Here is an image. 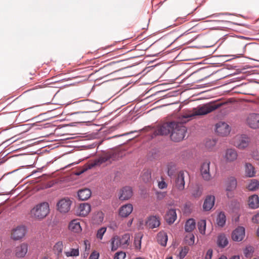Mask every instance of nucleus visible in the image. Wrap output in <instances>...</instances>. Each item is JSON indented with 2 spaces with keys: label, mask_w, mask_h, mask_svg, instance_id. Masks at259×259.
<instances>
[{
  "label": "nucleus",
  "mask_w": 259,
  "mask_h": 259,
  "mask_svg": "<svg viewBox=\"0 0 259 259\" xmlns=\"http://www.w3.org/2000/svg\"><path fill=\"white\" fill-rule=\"evenodd\" d=\"M198 228L201 234H204L206 229V221L205 220H201L198 222Z\"/></svg>",
  "instance_id": "obj_39"
},
{
  "label": "nucleus",
  "mask_w": 259,
  "mask_h": 259,
  "mask_svg": "<svg viewBox=\"0 0 259 259\" xmlns=\"http://www.w3.org/2000/svg\"><path fill=\"white\" fill-rule=\"evenodd\" d=\"M99 256V253L97 251H94L91 254L89 259H98Z\"/></svg>",
  "instance_id": "obj_50"
},
{
  "label": "nucleus",
  "mask_w": 259,
  "mask_h": 259,
  "mask_svg": "<svg viewBox=\"0 0 259 259\" xmlns=\"http://www.w3.org/2000/svg\"><path fill=\"white\" fill-rule=\"evenodd\" d=\"M91 191L90 189L85 188L79 190L78 192V196L81 200H86L88 199L91 196Z\"/></svg>",
  "instance_id": "obj_25"
},
{
  "label": "nucleus",
  "mask_w": 259,
  "mask_h": 259,
  "mask_svg": "<svg viewBox=\"0 0 259 259\" xmlns=\"http://www.w3.org/2000/svg\"><path fill=\"white\" fill-rule=\"evenodd\" d=\"M210 162L209 161H206L202 164L200 168V172L203 179L207 181L210 180L211 179L210 173Z\"/></svg>",
  "instance_id": "obj_11"
},
{
  "label": "nucleus",
  "mask_w": 259,
  "mask_h": 259,
  "mask_svg": "<svg viewBox=\"0 0 259 259\" xmlns=\"http://www.w3.org/2000/svg\"><path fill=\"white\" fill-rule=\"evenodd\" d=\"M235 45L236 47H238L240 45V42L239 41H237L235 42Z\"/></svg>",
  "instance_id": "obj_57"
},
{
  "label": "nucleus",
  "mask_w": 259,
  "mask_h": 259,
  "mask_svg": "<svg viewBox=\"0 0 259 259\" xmlns=\"http://www.w3.org/2000/svg\"><path fill=\"white\" fill-rule=\"evenodd\" d=\"M157 195L158 199H162L166 196V192H158Z\"/></svg>",
  "instance_id": "obj_53"
},
{
  "label": "nucleus",
  "mask_w": 259,
  "mask_h": 259,
  "mask_svg": "<svg viewBox=\"0 0 259 259\" xmlns=\"http://www.w3.org/2000/svg\"><path fill=\"white\" fill-rule=\"evenodd\" d=\"M216 141L214 140H207L205 143V146L208 149H211L215 146Z\"/></svg>",
  "instance_id": "obj_46"
},
{
  "label": "nucleus",
  "mask_w": 259,
  "mask_h": 259,
  "mask_svg": "<svg viewBox=\"0 0 259 259\" xmlns=\"http://www.w3.org/2000/svg\"><path fill=\"white\" fill-rule=\"evenodd\" d=\"M217 223L219 226L223 227L225 224L226 219L224 213L221 212L217 218Z\"/></svg>",
  "instance_id": "obj_38"
},
{
  "label": "nucleus",
  "mask_w": 259,
  "mask_h": 259,
  "mask_svg": "<svg viewBox=\"0 0 259 259\" xmlns=\"http://www.w3.org/2000/svg\"><path fill=\"white\" fill-rule=\"evenodd\" d=\"M177 217L176 210L174 209H170L167 212L165 216V219L169 224H171L174 223Z\"/></svg>",
  "instance_id": "obj_24"
},
{
  "label": "nucleus",
  "mask_w": 259,
  "mask_h": 259,
  "mask_svg": "<svg viewBox=\"0 0 259 259\" xmlns=\"http://www.w3.org/2000/svg\"><path fill=\"white\" fill-rule=\"evenodd\" d=\"M259 182L256 179H252L248 184L247 188L250 191H255L258 188Z\"/></svg>",
  "instance_id": "obj_34"
},
{
  "label": "nucleus",
  "mask_w": 259,
  "mask_h": 259,
  "mask_svg": "<svg viewBox=\"0 0 259 259\" xmlns=\"http://www.w3.org/2000/svg\"><path fill=\"white\" fill-rule=\"evenodd\" d=\"M196 227V223L193 219H190L185 224V229L187 232H191Z\"/></svg>",
  "instance_id": "obj_30"
},
{
  "label": "nucleus",
  "mask_w": 259,
  "mask_h": 259,
  "mask_svg": "<svg viewBox=\"0 0 259 259\" xmlns=\"http://www.w3.org/2000/svg\"><path fill=\"white\" fill-rule=\"evenodd\" d=\"M121 156L120 152L115 150H110L106 152H104L97 158L89 162L87 165L86 169H91L96 166H100L106 162L111 163L112 161L118 159Z\"/></svg>",
  "instance_id": "obj_2"
},
{
  "label": "nucleus",
  "mask_w": 259,
  "mask_h": 259,
  "mask_svg": "<svg viewBox=\"0 0 259 259\" xmlns=\"http://www.w3.org/2000/svg\"><path fill=\"white\" fill-rule=\"evenodd\" d=\"M215 132L218 135L226 137L230 134L231 127L227 123L220 121L215 124Z\"/></svg>",
  "instance_id": "obj_8"
},
{
  "label": "nucleus",
  "mask_w": 259,
  "mask_h": 259,
  "mask_svg": "<svg viewBox=\"0 0 259 259\" xmlns=\"http://www.w3.org/2000/svg\"><path fill=\"white\" fill-rule=\"evenodd\" d=\"M215 201V197L214 196L208 195L206 196L203 205V208L205 211L210 210L214 205Z\"/></svg>",
  "instance_id": "obj_23"
},
{
  "label": "nucleus",
  "mask_w": 259,
  "mask_h": 259,
  "mask_svg": "<svg viewBox=\"0 0 259 259\" xmlns=\"http://www.w3.org/2000/svg\"><path fill=\"white\" fill-rule=\"evenodd\" d=\"M84 244L85 246V248L87 249V245H90L89 241L88 240H84Z\"/></svg>",
  "instance_id": "obj_54"
},
{
  "label": "nucleus",
  "mask_w": 259,
  "mask_h": 259,
  "mask_svg": "<svg viewBox=\"0 0 259 259\" xmlns=\"http://www.w3.org/2000/svg\"><path fill=\"white\" fill-rule=\"evenodd\" d=\"M245 172L247 177H253L255 174L254 167L251 164L246 163L245 165Z\"/></svg>",
  "instance_id": "obj_28"
},
{
  "label": "nucleus",
  "mask_w": 259,
  "mask_h": 259,
  "mask_svg": "<svg viewBox=\"0 0 259 259\" xmlns=\"http://www.w3.org/2000/svg\"><path fill=\"white\" fill-rule=\"evenodd\" d=\"M161 180L160 181L158 182V187L160 189H163L166 188L167 186V184L164 181V179L161 177Z\"/></svg>",
  "instance_id": "obj_48"
},
{
  "label": "nucleus",
  "mask_w": 259,
  "mask_h": 259,
  "mask_svg": "<svg viewBox=\"0 0 259 259\" xmlns=\"http://www.w3.org/2000/svg\"><path fill=\"white\" fill-rule=\"evenodd\" d=\"M253 252V248L251 246H247L244 250V254L245 256L249 257Z\"/></svg>",
  "instance_id": "obj_43"
},
{
  "label": "nucleus",
  "mask_w": 259,
  "mask_h": 259,
  "mask_svg": "<svg viewBox=\"0 0 259 259\" xmlns=\"http://www.w3.org/2000/svg\"><path fill=\"white\" fill-rule=\"evenodd\" d=\"M93 220L95 223L100 224L102 223L104 220V213L101 211L96 212L93 217Z\"/></svg>",
  "instance_id": "obj_37"
},
{
  "label": "nucleus",
  "mask_w": 259,
  "mask_h": 259,
  "mask_svg": "<svg viewBox=\"0 0 259 259\" xmlns=\"http://www.w3.org/2000/svg\"><path fill=\"white\" fill-rule=\"evenodd\" d=\"M99 105L97 103L91 102L88 105V112L91 113L92 112H95L99 110Z\"/></svg>",
  "instance_id": "obj_35"
},
{
  "label": "nucleus",
  "mask_w": 259,
  "mask_h": 259,
  "mask_svg": "<svg viewBox=\"0 0 259 259\" xmlns=\"http://www.w3.org/2000/svg\"><path fill=\"white\" fill-rule=\"evenodd\" d=\"M68 229L75 233H79L81 232L82 229L80 226L79 220L74 219L72 220L68 225Z\"/></svg>",
  "instance_id": "obj_19"
},
{
  "label": "nucleus",
  "mask_w": 259,
  "mask_h": 259,
  "mask_svg": "<svg viewBox=\"0 0 259 259\" xmlns=\"http://www.w3.org/2000/svg\"><path fill=\"white\" fill-rule=\"evenodd\" d=\"M222 106V104L210 102L202 105L197 106L192 110H188L183 115V118L186 119L185 122H187L192 117L198 115H204L208 114Z\"/></svg>",
  "instance_id": "obj_1"
},
{
  "label": "nucleus",
  "mask_w": 259,
  "mask_h": 259,
  "mask_svg": "<svg viewBox=\"0 0 259 259\" xmlns=\"http://www.w3.org/2000/svg\"><path fill=\"white\" fill-rule=\"evenodd\" d=\"M246 124L250 128L256 129L259 128V114L251 113L246 119Z\"/></svg>",
  "instance_id": "obj_9"
},
{
  "label": "nucleus",
  "mask_w": 259,
  "mask_h": 259,
  "mask_svg": "<svg viewBox=\"0 0 259 259\" xmlns=\"http://www.w3.org/2000/svg\"><path fill=\"white\" fill-rule=\"evenodd\" d=\"M195 237L193 234H188L186 236V243L188 245H192L194 243Z\"/></svg>",
  "instance_id": "obj_41"
},
{
  "label": "nucleus",
  "mask_w": 259,
  "mask_h": 259,
  "mask_svg": "<svg viewBox=\"0 0 259 259\" xmlns=\"http://www.w3.org/2000/svg\"><path fill=\"white\" fill-rule=\"evenodd\" d=\"M160 219L158 217L150 216L149 217L146 222V226L151 229L158 227L160 225Z\"/></svg>",
  "instance_id": "obj_20"
},
{
  "label": "nucleus",
  "mask_w": 259,
  "mask_h": 259,
  "mask_svg": "<svg viewBox=\"0 0 259 259\" xmlns=\"http://www.w3.org/2000/svg\"><path fill=\"white\" fill-rule=\"evenodd\" d=\"M106 231V228L104 227H102L100 228L99 230H98L97 233V237L100 239H102L103 238V236L105 233Z\"/></svg>",
  "instance_id": "obj_47"
},
{
  "label": "nucleus",
  "mask_w": 259,
  "mask_h": 259,
  "mask_svg": "<svg viewBox=\"0 0 259 259\" xmlns=\"http://www.w3.org/2000/svg\"><path fill=\"white\" fill-rule=\"evenodd\" d=\"M257 236L259 237V227L257 230Z\"/></svg>",
  "instance_id": "obj_59"
},
{
  "label": "nucleus",
  "mask_w": 259,
  "mask_h": 259,
  "mask_svg": "<svg viewBox=\"0 0 259 259\" xmlns=\"http://www.w3.org/2000/svg\"><path fill=\"white\" fill-rule=\"evenodd\" d=\"M91 205L89 203H82L78 206L76 214L80 217H85L91 211Z\"/></svg>",
  "instance_id": "obj_15"
},
{
  "label": "nucleus",
  "mask_w": 259,
  "mask_h": 259,
  "mask_svg": "<svg viewBox=\"0 0 259 259\" xmlns=\"http://www.w3.org/2000/svg\"><path fill=\"white\" fill-rule=\"evenodd\" d=\"M119 246H122L120 237L116 236L111 239V249L112 251H115Z\"/></svg>",
  "instance_id": "obj_33"
},
{
  "label": "nucleus",
  "mask_w": 259,
  "mask_h": 259,
  "mask_svg": "<svg viewBox=\"0 0 259 259\" xmlns=\"http://www.w3.org/2000/svg\"><path fill=\"white\" fill-rule=\"evenodd\" d=\"M238 157V153L234 149L229 148L226 150L223 158L226 162H232L236 160Z\"/></svg>",
  "instance_id": "obj_12"
},
{
  "label": "nucleus",
  "mask_w": 259,
  "mask_h": 259,
  "mask_svg": "<svg viewBox=\"0 0 259 259\" xmlns=\"http://www.w3.org/2000/svg\"><path fill=\"white\" fill-rule=\"evenodd\" d=\"M186 119L182 116L180 121H175L173 123L174 128H172L170 134V139L175 142H180L183 140L185 137L187 129L184 125V123H186Z\"/></svg>",
  "instance_id": "obj_3"
},
{
  "label": "nucleus",
  "mask_w": 259,
  "mask_h": 259,
  "mask_svg": "<svg viewBox=\"0 0 259 259\" xmlns=\"http://www.w3.org/2000/svg\"><path fill=\"white\" fill-rule=\"evenodd\" d=\"M250 140L246 135H237L232 140V144L239 149L243 150L247 148Z\"/></svg>",
  "instance_id": "obj_5"
},
{
  "label": "nucleus",
  "mask_w": 259,
  "mask_h": 259,
  "mask_svg": "<svg viewBox=\"0 0 259 259\" xmlns=\"http://www.w3.org/2000/svg\"><path fill=\"white\" fill-rule=\"evenodd\" d=\"M245 236V228L238 227L232 233V238L235 241H242Z\"/></svg>",
  "instance_id": "obj_13"
},
{
  "label": "nucleus",
  "mask_w": 259,
  "mask_h": 259,
  "mask_svg": "<svg viewBox=\"0 0 259 259\" xmlns=\"http://www.w3.org/2000/svg\"><path fill=\"white\" fill-rule=\"evenodd\" d=\"M248 205L249 207L255 209L259 207V199L256 195H253L248 198Z\"/></svg>",
  "instance_id": "obj_26"
},
{
  "label": "nucleus",
  "mask_w": 259,
  "mask_h": 259,
  "mask_svg": "<svg viewBox=\"0 0 259 259\" xmlns=\"http://www.w3.org/2000/svg\"><path fill=\"white\" fill-rule=\"evenodd\" d=\"M217 243L219 246L225 247L228 244V238L225 234H221L218 236Z\"/></svg>",
  "instance_id": "obj_31"
},
{
  "label": "nucleus",
  "mask_w": 259,
  "mask_h": 259,
  "mask_svg": "<svg viewBox=\"0 0 259 259\" xmlns=\"http://www.w3.org/2000/svg\"><path fill=\"white\" fill-rule=\"evenodd\" d=\"M189 248L187 246L182 248L179 253V256L181 259L183 258L189 251Z\"/></svg>",
  "instance_id": "obj_44"
},
{
  "label": "nucleus",
  "mask_w": 259,
  "mask_h": 259,
  "mask_svg": "<svg viewBox=\"0 0 259 259\" xmlns=\"http://www.w3.org/2000/svg\"><path fill=\"white\" fill-rule=\"evenodd\" d=\"M65 255L67 256H77L79 255L78 249H71L70 251L65 252Z\"/></svg>",
  "instance_id": "obj_42"
},
{
  "label": "nucleus",
  "mask_w": 259,
  "mask_h": 259,
  "mask_svg": "<svg viewBox=\"0 0 259 259\" xmlns=\"http://www.w3.org/2000/svg\"><path fill=\"white\" fill-rule=\"evenodd\" d=\"M28 251L27 244L22 243L17 246L14 250L15 255L17 257H24Z\"/></svg>",
  "instance_id": "obj_16"
},
{
  "label": "nucleus",
  "mask_w": 259,
  "mask_h": 259,
  "mask_svg": "<svg viewBox=\"0 0 259 259\" xmlns=\"http://www.w3.org/2000/svg\"><path fill=\"white\" fill-rule=\"evenodd\" d=\"M175 121L166 122L158 127L155 131L157 135H167L171 133L172 128H174L173 123Z\"/></svg>",
  "instance_id": "obj_10"
},
{
  "label": "nucleus",
  "mask_w": 259,
  "mask_h": 259,
  "mask_svg": "<svg viewBox=\"0 0 259 259\" xmlns=\"http://www.w3.org/2000/svg\"><path fill=\"white\" fill-rule=\"evenodd\" d=\"M166 259H172V257L171 256H170V257L166 258Z\"/></svg>",
  "instance_id": "obj_60"
},
{
  "label": "nucleus",
  "mask_w": 259,
  "mask_h": 259,
  "mask_svg": "<svg viewBox=\"0 0 259 259\" xmlns=\"http://www.w3.org/2000/svg\"><path fill=\"white\" fill-rule=\"evenodd\" d=\"M142 179L145 182H148L150 181V180L151 179V174L150 172L148 171V170H147L146 171L144 172L142 176Z\"/></svg>",
  "instance_id": "obj_45"
},
{
  "label": "nucleus",
  "mask_w": 259,
  "mask_h": 259,
  "mask_svg": "<svg viewBox=\"0 0 259 259\" xmlns=\"http://www.w3.org/2000/svg\"><path fill=\"white\" fill-rule=\"evenodd\" d=\"M202 194V188L198 185L194 186L191 190L192 196L195 198H199Z\"/></svg>",
  "instance_id": "obj_32"
},
{
  "label": "nucleus",
  "mask_w": 259,
  "mask_h": 259,
  "mask_svg": "<svg viewBox=\"0 0 259 259\" xmlns=\"http://www.w3.org/2000/svg\"><path fill=\"white\" fill-rule=\"evenodd\" d=\"M133 195V191L130 187H125L119 192V199L121 200H126L130 199Z\"/></svg>",
  "instance_id": "obj_17"
},
{
  "label": "nucleus",
  "mask_w": 259,
  "mask_h": 259,
  "mask_svg": "<svg viewBox=\"0 0 259 259\" xmlns=\"http://www.w3.org/2000/svg\"><path fill=\"white\" fill-rule=\"evenodd\" d=\"M115 53H116V51H113V53H114V54H115Z\"/></svg>",
  "instance_id": "obj_62"
},
{
  "label": "nucleus",
  "mask_w": 259,
  "mask_h": 259,
  "mask_svg": "<svg viewBox=\"0 0 259 259\" xmlns=\"http://www.w3.org/2000/svg\"><path fill=\"white\" fill-rule=\"evenodd\" d=\"M49 205L47 202H42L36 205L31 210V214L35 219L42 220L49 213Z\"/></svg>",
  "instance_id": "obj_4"
},
{
  "label": "nucleus",
  "mask_w": 259,
  "mask_h": 259,
  "mask_svg": "<svg viewBox=\"0 0 259 259\" xmlns=\"http://www.w3.org/2000/svg\"><path fill=\"white\" fill-rule=\"evenodd\" d=\"M252 221L254 223L259 224V213L253 216L252 218Z\"/></svg>",
  "instance_id": "obj_52"
},
{
  "label": "nucleus",
  "mask_w": 259,
  "mask_h": 259,
  "mask_svg": "<svg viewBox=\"0 0 259 259\" xmlns=\"http://www.w3.org/2000/svg\"><path fill=\"white\" fill-rule=\"evenodd\" d=\"M189 176V174L187 171H179L175 179V187L179 191H182L185 188V178L187 179Z\"/></svg>",
  "instance_id": "obj_6"
},
{
  "label": "nucleus",
  "mask_w": 259,
  "mask_h": 259,
  "mask_svg": "<svg viewBox=\"0 0 259 259\" xmlns=\"http://www.w3.org/2000/svg\"><path fill=\"white\" fill-rule=\"evenodd\" d=\"M75 114H78L79 117L81 118V122H87L92 120V118L90 116V114L88 111L84 112H77L74 113Z\"/></svg>",
  "instance_id": "obj_29"
},
{
  "label": "nucleus",
  "mask_w": 259,
  "mask_h": 259,
  "mask_svg": "<svg viewBox=\"0 0 259 259\" xmlns=\"http://www.w3.org/2000/svg\"><path fill=\"white\" fill-rule=\"evenodd\" d=\"M121 244L123 248L127 247L130 243V235L126 233L120 238Z\"/></svg>",
  "instance_id": "obj_36"
},
{
  "label": "nucleus",
  "mask_w": 259,
  "mask_h": 259,
  "mask_svg": "<svg viewBox=\"0 0 259 259\" xmlns=\"http://www.w3.org/2000/svg\"><path fill=\"white\" fill-rule=\"evenodd\" d=\"M125 253L123 252H117L115 254L114 259H124Z\"/></svg>",
  "instance_id": "obj_49"
},
{
  "label": "nucleus",
  "mask_w": 259,
  "mask_h": 259,
  "mask_svg": "<svg viewBox=\"0 0 259 259\" xmlns=\"http://www.w3.org/2000/svg\"><path fill=\"white\" fill-rule=\"evenodd\" d=\"M237 183L235 178L230 177L228 178L226 182V191L228 197H230L229 193L234 191L237 187Z\"/></svg>",
  "instance_id": "obj_14"
},
{
  "label": "nucleus",
  "mask_w": 259,
  "mask_h": 259,
  "mask_svg": "<svg viewBox=\"0 0 259 259\" xmlns=\"http://www.w3.org/2000/svg\"><path fill=\"white\" fill-rule=\"evenodd\" d=\"M54 250L57 252L58 254L62 252L63 249V244L62 242L59 241L57 242L54 246Z\"/></svg>",
  "instance_id": "obj_40"
},
{
  "label": "nucleus",
  "mask_w": 259,
  "mask_h": 259,
  "mask_svg": "<svg viewBox=\"0 0 259 259\" xmlns=\"http://www.w3.org/2000/svg\"><path fill=\"white\" fill-rule=\"evenodd\" d=\"M25 234V228L24 227H18L12 231L11 237L13 239L17 240L23 237Z\"/></svg>",
  "instance_id": "obj_18"
},
{
  "label": "nucleus",
  "mask_w": 259,
  "mask_h": 259,
  "mask_svg": "<svg viewBox=\"0 0 259 259\" xmlns=\"http://www.w3.org/2000/svg\"><path fill=\"white\" fill-rule=\"evenodd\" d=\"M230 259H240V257L238 255H235L231 257Z\"/></svg>",
  "instance_id": "obj_55"
},
{
  "label": "nucleus",
  "mask_w": 259,
  "mask_h": 259,
  "mask_svg": "<svg viewBox=\"0 0 259 259\" xmlns=\"http://www.w3.org/2000/svg\"><path fill=\"white\" fill-rule=\"evenodd\" d=\"M23 95L27 97L30 101L36 100L40 97V94L38 91L34 89L24 92Z\"/></svg>",
  "instance_id": "obj_21"
},
{
  "label": "nucleus",
  "mask_w": 259,
  "mask_h": 259,
  "mask_svg": "<svg viewBox=\"0 0 259 259\" xmlns=\"http://www.w3.org/2000/svg\"><path fill=\"white\" fill-rule=\"evenodd\" d=\"M133 210V205L131 204H126L120 208L119 214L121 217L125 218L131 213Z\"/></svg>",
  "instance_id": "obj_22"
},
{
  "label": "nucleus",
  "mask_w": 259,
  "mask_h": 259,
  "mask_svg": "<svg viewBox=\"0 0 259 259\" xmlns=\"http://www.w3.org/2000/svg\"><path fill=\"white\" fill-rule=\"evenodd\" d=\"M132 222H133V220H130V221H128V222L127 223V226H128V227L131 226V225H132Z\"/></svg>",
  "instance_id": "obj_56"
},
{
  "label": "nucleus",
  "mask_w": 259,
  "mask_h": 259,
  "mask_svg": "<svg viewBox=\"0 0 259 259\" xmlns=\"http://www.w3.org/2000/svg\"><path fill=\"white\" fill-rule=\"evenodd\" d=\"M157 242L162 246H165L167 241V235L166 233L163 231H161L157 236Z\"/></svg>",
  "instance_id": "obj_27"
},
{
  "label": "nucleus",
  "mask_w": 259,
  "mask_h": 259,
  "mask_svg": "<svg viewBox=\"0 0 259 259\" xmlns=\"http://www.w3.org/2000/svg\"><path fill=\"white\" fill-rule=\"evenodd\" d=\"M219 259H227V258L226 256L222 255Z\"/></svg>",
  "instance_id": "obj_58"
},
{
  "label": "nucleus",
  "mask_w": 259,
  "mask_h": 259,
  "mask_svg": "<svg viewBox=\"0 0 259 259\" xmlns=\"http://www.w3.org/2000/svg\"><path fill=\"white\" fill-rule=\"evenodd\" d=\"M72 201L68 198L60 200L57 204V209L61 213L65 214L69 211Z\"/></svg>",
  "instance_id": "obj_7"
},
{
  "label": "nucleus",
  "mask_w": 259,
  "mask_h": 259,
  "mask_svg": "<svg viewBox=\"0 0 259 259\" xmlns=\"http://www.w3.org/2000/svg\"><path fill=\"white\" fill-rule=\"evenodd\" d=\"M41 259H48V258L47 257H44Z\"/></svg>",
  "instance_id": "obj_61"
},
{
  "label": "nucleus",
  "mask_w": 259,
  "mask_h": 259,
  "mask_svg": "<svg viewBox=\"0 0 259 259\" xmlns=\"http://www.w3.org/2000/svg\"><path fill=\"white\" fill-rule=\"evenodd\" d=\"M212 249H209L205 254V259H211L212 256Z\"/></svg>",
  "instance_id": "obj_51"
}]
</instances>
